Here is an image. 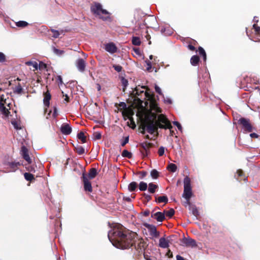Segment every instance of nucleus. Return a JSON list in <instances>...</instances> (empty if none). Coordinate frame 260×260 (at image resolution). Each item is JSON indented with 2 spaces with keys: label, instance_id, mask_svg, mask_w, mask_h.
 I'll return each mask as SVG.
<instances>
[{
  "label": "nucleus",
  "instance_id": "obj_1",
  "mask_svg": "<svg viewBox=\"0 0 260 260\" xmlns=\"http://www.w3.org/2000/svg\"><path fill=\"white\" fill-rule=\"evenodd\" d=\"M108 237L114 246L121 249L136 246L135 242L137 239L136 233L127 230L120 224L113 226L109 232Z\"/></svg>",
  "mask_w": 260,
  "mask_h": 260
},
{
  "label": "nucleus",
  "instance_id": "obj_2",
  "mask_svg": "<svg viewBox=\"0 0 260 260\" xmlns=\"http://www.w3.org/2000/svg\"><path fill=\"white\" fill-rule=\"evenodd\" d=\"M91 11L95 15L99 16V18L104 21H111L110 13L106 10L103 9L100 3H95L91 7Z\"/></svg>",
  "mask_w": 260,
  "mask_h": 260
},
{
  "label": "nucleus",
  "instance_id": "obj_3",
  "mask_svg": "<svg viewBox=\"0 0 260 260\" xmlns=\"http://www.w3.org/2000/svg\"><path fill=\"white\" fill-rule=\"evenodd\" d=\"M190 182V179L188 176H186L183 181L184 190L182 197L187 201L188 203H189V200H190L192 195Z\"/></svg>",
  "mask_w": 260,
  "mask_h": 260
},
{
  "label": "nucleus",
  "instance_id": "obj_4",
  "mask_svg": "<svg viewBox=\"0 0 260 260\" xmlns=\"http://www.w3.org/2000/svg\"><path fill=\"white\" fill-rule=\"evenodd\" d=\"M158 123L157 124V126L160 128H168L171 130L172 128V126L168 118L162 114L158 116Z\"/></svg>",
  "mask_w": 260,
  "mask_h": 260
},
{
  "label": "nucleus",
  "instance_id": "obj_5",
  "mask_svg": "<svg viewBox=\"0 0 260 260\" xmlns=\"http://www.w3.org/2000/svg\"><path fill=\"white\" fill-rule=\"evenodd\" d=\"M238 123L241 124L244 130L247 132H251L253 130V127L250 123L249 119L242 117L238 120Z\"/></svg>",
  "mask_w": 260,
  "mask_h": 260
},
{
  "label": "nucleus",
  "instance_id": "obj_6",
  "mask_svg": "<svg viewBox=\"0 0 260 260\" xmlns=\"http://www.w3.org/2000/svg\"><path fill=\"white\" fill-rule=\"evenodd\" d=\"M145 86H142L140 87H137L135 88L136 94L140 96L141 98L145 100L150 97V94L146 91H144Z\"/></svg>",
  "mask_w": 260,
  "mask_h": 260
},
{
  "label": "nucleus",
  "instance_id": "obj_7",
  "mask_svg": "<svg viewBox=\"0 0 260 260\" xmlns=\"http://www.w3.org/2000/svg\"><path fill=\"white\" fill-rule=\"evenodd\" d=\"M140 146L141 147L142 150H141V152L143 154L144 156H147L149 153V149L152 147V144L147 141H145L142 143H141L139 144Z\"/></svg>",
  "mask_w": 260,
  "mask_h": 260
},
{
  "label": "nucleus",
  "instance_id": "obj_8",
  "mask_svg": "<svg viewBox=\"0 0 260 260\" xmlns=\"http://www.w3.org/2000/svg\"><path fill=\"white\" fill-rule=\"evenodd\" d=\"M144 226L148 229L150 236L154 238L159 237V233L157 231L155 225L149 223H145Z\"/></svg>",
  "mask_w": 260,
  "mask_h": 260
},
{
  "label": "nucleus",
  "instance_id": "obj_9",
  "mask_svg": "<svg viewBox=\"0 0 260 260\" xmlns=\"http://www.w3.org/2000/svg\"><path fill=\"white\" fill-rule=\"evenodd\" d=\"M182 245L186 247L194 248L197 246L196 241L194 239H191L189 237L187 238L184 237L182 240Z\"/></svg>",
  "mask_w": 260,
  "mask_h": 260
},
{
  "label": "nucleus",
  "instance_id": "obj_10",
  "mask_svg": "<svg viewBox=\"0 0 260 260\" xmlns=\"http://www.w3.org/2000/svg\"><path fill=\"white\" fill-rule=\"evenodd\" d=\"M82 178L84 183V190L85 191L91 192L92 191L91 184L84 173H83Z\"/></svg>",
  "mask_w": 260,
  "mask_h": 260
},
{
  "label": "nucleus",
  "instance_id": "obj_11",
  "mask_svg": "<svg viewBox=\"0 0 260 260\" xmlns=\"http://www.w3.org/2000/svg\"><path fill=\"white\" fill-rule=\"evenodd\" d=\"M21 152L23 158L28 162V164H31V160L29 156L27 148L24 146H22Z\"/></svg>",
  "mask_w": 260,
  "mask_h": 260
},
{
  "label": "nucleus",
  "instance_id": "obj_12",
  "mask_svg": "<svg viewBox=\"0 0 260 260\" xmlns=\"http://www.w3.org/2000/svg\"><path fill=\"white\" fill-rule=\"evenodd\" d=\"M60 131L63 135H70L72 131V127L68 123H63L60 127Z\"/></svg>",
  "mask_w": 260,
  "mask_h": 260
},
{
  "label": "nucleus",
  "instance_id": "obj_13",
  "mask_svg": "<svg viewBox=\"0 0 260 260\" xmlns=\"http://www.w3.org/2000/svg\"><path fill=\"white\" fill-rule=\"evenodd\" d=\"M105 49L106 51L113 54L117 51V47L113 43H109L105 45Z\"/></svg>",
  "mask_w": 260,
  "mask_h": 260
},
{
  "label": "nucleus",
  "instance_id": "obj_14",
  "mask_svg": "<svg viewBox=\"0 0 260 260\" xmlns=\"http://www.w3.org/2000/svg\"><path fill=\"white\" fill-rule=\"evenodd\" d=\"M76 67L79 71L83 72L85 70V61L83 58H79L76 61Z\"/></svg>",
  "mask_w": 260,
  "mask_h": 260
},
{
  "label": "nucleus",
  "instance_id": "obj_15",
  "mask_svg": "<svg viewBox=\"0 0 260 260\" xmlns=\"http://www.w3.org/2000/svg\"><path fill=\"white\" fill-rule=\"evenodd\" d=\"M0 112L6 118L9 117L10 114L9 110L4 106L2 101H0Z\"/></svg>",
  "mask_w": 260,
  "mask_h": 260
},
{
  "label": "nucleus",
  "instance_id": "obj_16",
  "mask_svg": "<svg viewBox=\"0 0 260 260\" xmlns=\"http://www.w3.org/2000/svg\"><path fill=\"white\" fill-rule=\"evenodd\" d=\"M151 217L155 219L158 222H162L165 218V213L160 212L152 214Z\"/></svg>",
  "mask_w": 260,
  "mask_h": 260
},
{
  "label": "nucleus",
  "instance_id": "obj_17",
  "mask_svg": "<svg viewBox=\"0 0 260 260\" xmlns=\"http://www.w3.org/2000/svg\"><path fill=\"white\" fill-rule=\"evenodd\" d=\"M159 246L162 248H167L169 247V241L165 238L161 237L159 240Z\"/></svg>",
  "mask_w": 260,
  "mask_h": 260
},
{
  "label": "nucleus",
  "instance_id": "obj_18",
  "mask_svg": "<svg viewBox=\"0 0 260 260\" xmlns=\"http://www.w3.org/2000/svg\"><path fill=\"white\" fill-rule=\"evenodd\" d=\"M145 126L146 127L147 132L150 134H153L157 129V127H155L153 122H152L149 124L145 125Z\"/></svg>",
  "mask_w": 260,
  "mask_h": 260
},
{
  "label": "nucleus",
  "instance_id": "obj_19",
  "mask_svg": "<svg viewBox=\"0 0 260 260\" xmlns=\"http://www.w3.org/2000/svg\"><path fill=\"white\" fill-rule=\"evenodd\" d=\"M8 165H9L10 170L8 171L9 172H15L17 169L18 166H19L20 164L19 162H8Z\"/></svg>",
  "mask_w": 260,
  "mask_h": 260
},
{
  "label": "nucleus",
  "instance_id": "obj_20",
  "mask_svg": "<svg viewBox=\"0 0 260 260\" xmlns=\"http://www.w3.org/2000/svg\"><path fill=\"white\" fill-rule=\"evenodd\" d=\"M51 99V94L49 92L45 93V96L43 100L44 104L46 107H49L50 104V100Z\"/></svg>",
  "mask_w": 260,
  "mask_h": 260
},
{
  "label": "nucleus",
  "instance_id": "obj_21",
  "mask_svg": "<svg viewBox=\"0 0 260 260\" xmlns=\"http://www.w3.org/2000/svg\"><path fill=\"white\" fill-rule=\"evenodd\" d=\"M158 188V185L154 184L153 183H150L148 184V190L151 193H154L155 192L156 189Z\"/></svg>",
  "mask_w": 260,
  "mask_h": 260
},
{
  "label": "nucleus",
  "instance_id": "obj_22",
  "mask_svg": "<svg viewBox=\"0 0 260 260\" xmlns=\"http://www.w3.org/2000/svg\"><path fill=\"white\" fill-rule=\"evenodd\" d=\"M200 60L199 57L197 55H193L190 58V63L191 65L196 66L198 64Z\"/></svg>",
  "mask_w": 260,
  "mask_h": 260
},
{
  "label": "nucleus",
  "instance_id": "obj_23",
  "mask_svg": "<svg viewBox=\"0 0 260 260\" xmlns=\"http://www.w3.org/2000/svg\"><path fill=\"white\" fill-rule=\"evenodd\" d=\"M155 201L158 203H167L168 201V197L166 196H160L158 198L155 197Z\"/></svg>",
  "mask_w": 260,
  "mask_h": 260
},
{
  "label": "nucleus",
  "instance_id": "obj_24",
  "mask_svg": "<svg viewBox=\"0 0 260 260\" xmlns=\"http://www.w3.org/2000/svg\"><path fill=\"white\" fill-rule=\"evenodd\" d=\"M25 168L28 171L35 173L36 171L37 166L35 164L30 165V164H28V165L26 166Z\"/></svg>",
  "mask_w": 260,
  "mask_h": 260
},
{
  "label": "nucleus",
  "instance_id": "obj_25",
  "mask_svg": "<svg viewBox=\"0 0 260 260\" xmlns=\"http://www.w3.org/2000/svg\"><path fill=\"white\" fill-rule=\"evenodd\" d=\"M22 90V87L19 83L13 88L14 93L16 94H21Z\"/></svg>",
  "mask_w": 260,
  "mask_h": 260
},
{
  "label": "nucleus",
  "instance_id": "obj_26",
  "mask_svg": "<svg viewBox=\"0 0 260 260\" xmlns=\"http://www.w3.org/2000/svg\"><path fill=\"white\" fill-rule=\"evenodd\" d=\"M96 170L95 168H92L88 173V177L90 179H93L96 176Z\"/></svg>",
  "mask_w": 260,
  "mask_h": 260
},
{
  "label": "nucleus",
  "instance_id": "obj_27",
  "mask_svg": "<svg viewBox=\"0 0 260 260\" xmlns=\"http://www.w3.org/2000/svg\"><path fill=\"white\" fill-rule=\"evenodd\" d=\"M132 42L134 45L136 46L140 45L141 43L140 38L138 37H133Z\"/></svg>",
  "mask_w": 260,
  "mask_h": 260
},
{
  "label": "nucleus",
  "instance_id": "obj_28",
  "mask_svg": "<svg viewBox=\"0 0 260 260\" xmlns=\"http://www.w3.org/2000/svg\"><path fill=\"white\" fill-rule=\"evenodd\" d=\"M28 25V22L25 21H19L16 22V25L18 27L23 28L27 26Z\"/></svg>",
  "mask_w": 260,
  "mask_h": 260
},
{
  "label": "nucleus",
  "instance_id": "obj_29",
  "mask_svg": "<svg viewBox=\"0 0 260 260\" xmlns=\"http://www.w3.org/2000/svg\"><path fill=\"white\" fill-rule=\"evenodd\" d=\"M137 187V183L136 182L130 183L128 186V189L130 191H135Z\"/></svg>",
  "mask_w": 260,
  "mask_h": 260
},
{
  "label": "nucleus",
  "instance_id": "obj_30",
  "mask_svg": "<svg viewBox=\"0 0 260 260\" xmlns=\"http://www.w3.org/2000/svg\"><path fill=\"white\" fill-rule=\"evenodd\" d=\"M75 149H76V152L79 155H82V154H84L85 152V149L82 146L77 145L75 147Z\"/></svg>",
  "mask_w": 260,
  "mask_h": 260
},
{
  "label": "nucleus",
  "instance_id": "obj_31",
  "mask_svg": "<svg viewBox=\"0 0 260 260\" xmlns=\"http://www.w3.org/2000/svg\"><path fill=\"white\" fill-rule=\"evenodd\" d=\"M148 187L147 184L146 182L141 181L139 185V189L140 191H145L147 189Z\"/></svg>",
  "mask_w": 260,
  "mask_h": 260
},
{
  "label": "nucleus",
  "instance_id": "obj_32",
  "mask_svg": "<svg viewBox=\"0 0 260 260\" xmlns=\"http://www.w3.org/2000/svg\"><path fill=\"white\" fill-rule=\"evenodd\" d=\"M24 176L25 179L27 181H31L32 180L35 179L34 175L29 173H25L24 174Z\"/></svg>",
  "mask_w": 260,
  "mask_h": 260
},
{
  "label": "nucleus",
  "instance_id": "obj_33",
  "mask_svg": "<svg viewBox=\"0 0 260 260\" xmlns=\"http://www.w3.org/2000/svg\"><path fill=\"white\" fill-rule=\"evenodd\" d=\"M121 155L122 157H127L128 158H131L132 157V153L127 150H124L121 153Z\"/></svg>",
  "mask_w": 260,
  "mask_h": 260
},
{
  "label": "nucleus",
  "instance_id": "obj_34",
  "mask_svg": "<svg viewBox=\"0 0 260 260\" xmlns=\"http://www.w3.org/2000/svg\"><path fill=\"white\" fill-rule=\"evenodd\" d=\"M199 53L200 55L202 56L204 61L206 60V53L205 50L202 47H199L198 49Z\"/></svg>",
  "mask_w": 260,
  "mask_h": 260
},
{
  "label": "nucleus",
  "instance_id": "obj_35",
  "mask_svg": "<svg viewBox=\"0 0 260 260\" xmlns=\"http://www.w3.org/2000/svg\"><path fill=\"white\" fill-rule=\"evenodd\" d=\"M121 84L122 86L123 91H124L128 85V81L124 77L121 78Z\"/></svg>",
  "mask_w": 260,
  "mask_h": 260
},
{
  "label": "nucleus",
  "instance_id": "obj_36",
  "mask_svg": "<svg viewBox=\"0 0 260 260\" xmlns=\"http://www.w3.org/2000/svg\"><path fill=\"white\" fill-rule=\"evenodd\" d=\"M150 176L153 179H157L159 176V173L156 170L153 169L150 172Z\"/></svg>",
  "mask_w": 260,
  "mask_h": 260
},
{
  "label": "nucleus",
  "instance_id": "obj_37",
  "mask_svg": "<svg viewBox=\"0 0 260 260\" xmlns=\"http://www.w3.org/2000/svg\"><path fill=\"white\" fill-rule=\"evenodd\" d=\"M77 137L79 139L81 140V141L83 143L86 142V137L85 136V135L83 132H80L78 134Z\"/></svg>",
  "mask_w": 260,
  "mask_h": 260
},
{
  "label": "nucleus",
  "instance_id": "obj_38",
  "mask_svg": "<svg viewBox=\"0 0 260 260\" xmlns=\"http://www.w3.org/2000/svg\"><path fill=\"white\" fill-rule=\"evenodd\" d=\"M26 64L32 66L36 70H38L39 68L38 64L36 61H29L26 62Z\"/></svg>",
  "mask_w": 260,
  "mask_h": 260
},
{
  "label": "nucleus",
  "instance_id": "obj_39",
  "mask_svg": "<svg viewBox=\"0 0 260 260\" xmlns=\"http://www.w3.org/2000/svg\"><path fill=\"white\" fill-rule=\"evenodd\" d=\"M168 169L172 172H175L177 170V166L173 163L170 164L168 167Z\"/></svg>",
  "mask_w": 260,
  "mask_h": 260
},
{
  "label": "nucleus",
  "instance_id": "obj_40",
  "mask_svg": "<svg viewBox=\"0 0 260 260\" xmlns=\"http://www.w3.org/2000/svg\"><path fill=\"white\" fill-rule=\"evenodd\" d=\"M164 212H165L164 213L166 214L167 216H168L170 218H171L174 215V214L175 213V210L173 208H172L168 211H164Z\"/></svg>",
  "mask_w": 260,
  "mask_h": 260
},
{
  "label": "nucleus",
  "instance_id": "obj_41",
  "mask_svg": "<svg viewBox=\"0 0 260 260\" xmlns=\"http://www.w3.org/2000/svg\"><path fill=\"white\" fill-rule=\"evenodd\" d=\"M53 51L54 54L58 56H61L64 53V51L58 49L55 47L53 48Z\"/></svg>",
  "mask_w": 260,
  "mask_h": 260
},
{
  "label": "nucleus",
  "instance_id": "obj_42",
  "mask_svg": "<svg viewBox=\"0 0 260 260\" xmlns=\"http://www.w3.org/2000/svg\"><path fill=\"white\" fill-rule=\"evenodd\" d=\"M6 61L7 59L6 55L4 53L0 52V63H4L6 62Z\"/></svg>",
  "mask_w": 260,
  "mask_h": 260
},
{
  "label": "nucleus",
  "instance_id": "obj_43",
  "mask_svg": "<svg viewBox=\"0 0 260 260\" xmlns=\"http://www.w3.org/2000/svg\"><path fill=\"white\" fill-rule=\"evenodd\" d=\"M192 214L195 216L197 217L199 215V211L197 208L195 206H193L190 209Z\"/></svg>",
  "mask_w": 260,
  "mask_h": 260
},
{
  "label": "nucleus",
  "instance_id": "obj_44",
  "mask_svg": "<svg viewBox=\"0 0 260 260\" xmlns=\"http://www.w3.org/2000/svg\"><path fill=\"white\" fill-rule=\"evenodd\" d=\"M160 32L162 34L165 35H170L171 34L172 31L170 30H166V28L165 27H162L161 28Z\"/></svg>",
  "mask_w": 260,
  "mask_h": 260
},
{
  "label": "nucleus",
  "instance_id": "obj_45",
  "mask_svg": "<svg viewBox=\"0 0 260 260\" xmlns=\"http://www.w3.org/2000/svg\"><path fill=\"white\" fill-rule=\"evenodd\" d=\"M51 31L53 33L52 37L55 39L59 37V32L58 30H55L54 29H51Z\"/></svg>",
  "mask_w": 260,
  "mask_h": 260
},
{
  "label": "nucleus",
  "instance_id": "obj_46",
  "mask_svg": "<svg viewBox=\"0 0 260 260\" xmlns=\"http://www.w3.org/2000/svg\"><path fill=\"white\" fill-rule=\"evenodd\" d=\"M11 124L13 125V126L16 129H21V127L19 126V125L17 123V122L16 121H15V120L11 121Z\"/></svg>",
  "mask_w": 260,
  "mask_h": 260
},
{
  "label": "nucleus",
  "instance_id": "obj_47",
  "mask_svg": "<svg viewBox=\"0 0 260 260\" xmlns=\"http://www.w3.org/2000/svg\"><path fill=\"white\" fill-rule=\"evenodd\" d=\"M113 68L117 72H120L122 71V67L120 65L113 64Z\"/></svg>",
  "mask_w": 260,
  "mask_h": 260
},
{
  "label": "nucleus",
  "instance_id": "obj_48",
  "mask_svg": "<svg viewBox=\"0 0 260 260\" xmlns=\"http://www.w3.org/2000/svg\"><path fill=\"white\" fill-rule=\"evenodd\" d=\"M129 120H130V122H131V125H129L131 126V127L132 128V129H135L136 127V125L135 124V122L134 120V119L132 117H129Z\"/></svg>",
  "mask_w": 260,
  "mask_h": 260
},
{
  "label": "nucleus",
  "instance_id": "obj_49",
  "mask_svg": "<svg viewBox=\"0 0 260 260\" xmlns=\"http://www.w3.org/2000/svg\"><path fill=\"white\" fill-rule=\"evenodd\" d=\"M165 153V147L161 146L159 148L158 150V153L159 156H162Z\"/></svg>",
  "mask_w": 260,
  "mask_h": 260
},
{
  "label": "nucleus",
  "instance_id": "obj_50",
  "mask_svg": "<svg viewBox=\"0 0 260 260\" xmlns=\"http://www.w3.org/2000/svg\"><path fill=\"white\" fill-rule=\"evenodd\" d=\"M173 123L177 127L179 131L182 132V126L179 122L174 121L173 122Z\"/></svg>",
  "mask_w": 260,
  "mask_h": 260
},
{
  "label": "nucleus",
  "instance_id": "obj_51",
  "mask_svg": "<svg viewBox=\"0 0 260 260\" xmlns=\"http://www.w3.org/2000/svg\"><path fill=\"white\" fill-rule=\"evenodd\" d=\"M101 134L100 133H95L93 134V139L94 140H99L101 138Z\"/></svg>",
  "mask_w": 260,
  "mask_h": 260
},
{
  "label": "nucleus",
  "instance_id": "obj_52",
  "mask_svg": "<svg viewBox=\"0 0 260 260\" xmlns=\"http://www.w3.org/2000/svg\"><path fill=\"white\" fill-rule=\"evenodd\" d=\"M253 28L254 29L255 32L260 36V27L256 25V24L253 25Z\"/></svg>",
  "mask_w": 260,
  "mask_h": 260
},
{
  "label": "nucleus",
  "instance_id": "obj_53",
  "mask_svg": "<svg viewBox=\"0 0 260 260\" xmlns=\"http://www.w3.org/2000/svg\"><path fill=\"white\" fill-rule=\"evenodd\" d=\"M155 91L158 93L159 95H163L162 93L161 92V89L159 86H158L157 85H155Z\"/></svg>",
  "mask_w": 260,
  "mask_h": 260
},
{
  "label": "nucleus",
  "instance_id": "obj_54",
  "mask_svg": "<svg viewBox=\"0 0 260 260\" xmlns=\"http://www.w3.org/2000/svg\"><path fill=\"white\" fill-rule=\"evenodd\" d=\"M129 141V137L127 136L125 138L124 140L121 143V145L122 146H124L128 143Z\"/></svg>",
  "mask_w": 260,
  "mask_h": 260
},
{
  "label": "nucleus",
  "instance_id": "obj_55",
  "mask_svg": "<svg viewBox=\"0 0 260 260\" xmlns=\"http://www.w3.org/2000/svg\"><path fill=\"white\" fill-rule=\"evenodd\" d=\"M57 81L58 82V85L60 86L62 84V79L61 76L59 75L57 76L56 78Z\"/></svg>",
  "mask_w": 260,
  "mask_h": 260
},
{
  "label": "nucleus",
  "instance_id": "obj_56",
  "mask_svg": "<svg viewBox=\"0 0 260 260\" xmlns=\"http://www.w3.org/2000/svg\"><path fill=\"white\" fill-rule=\"evenodd\" d=\"M140 178L141 179H143L146 176L147 173L146 171H142V172H140Z\"/></svg>",
  "mask_w": 260,
  "mask_h": 260
},
{
  "label": "nucleus",
  "instance_id": "obj_57",
  "mask_svg": "<svg viewBox=\"0 0 260 260\" xmlns=\"http://www.w3.org/2000/svg\"><path fill=\"white\" fill-rule=\"evenodd\" d=\"M145 62L147 66V70H149L150 69H151L152 68L151 62L149 60H146Z\"/></svg>",
  "mask_w": 260,
  "mask_h": 260
},
{
  "label": "nucleus",
  "instance_id": "obj_58",
  "mask_svg": "<svg viewBox=\"0 0 260 260\" xmlns=\"http://www.w3.org/2000/svg\"><path fill=\"white\" fill-rule=\"evenodd\" d=\"M164 102L168 104H171L172 103L171 99L168 97H166V98H164Z\"/></svg>",
  "mask_w": 260,
  "mask_h": 260
},
{
  "label": "nucleus",
  "instance_id": "obj_59",
  "mask_svg": "<svg viewBox=\"0 0 260 260\" xmlns=\"http://www.w3.org/2000/svg\"><path fill=\"white\" fill-rule=\"evenodd\" d=\"M143 196L145 197L146 200L147 201V202H149L151 200V196L149 195V194H147L145 193H144L143 194Z\"/></svg>",
  "mask_w": 260,
  "mask_h": 260
},
{
  "label": "nucleus",
  "instance_id": "obj_60",
  "mask_svg": "<svg viewBox=\"0 0 260 260\" xmlns=\"http://www.w3.org/2000/svg\"><path fill=\"white\" fill-rule=\"evenodd\" d=\"M250 136L251 138H258L259 137L258 135L254 133H251Z\"/></svg>",
  "mask_w": 260,
  "mask_h": 260
},
{
  "label": "nucleus",
  "instance_id": "obj_61",
  "mask_svg": "<svg viewBox=\"0 0 260 260\" xmlns=\"http://www.w3.org/2000/svg\"><path fill=\"white\" fill-rule=\"evenodd\" d=\"M237 174L238 177H241L243 176V171L241 170H238L237 171Z\"/></svg>",
  "mask_w": 260,
  "mask_h": 260
},
{
  "label": "nucleus",
  "instance_id": "obj_62",
  "mask_svg": "<svg viewBox=\"0 0 260 260\" xmlns=\"http://www.w3.org/2000/svg\"><path fill=\"white\" fill-rule=\"evenodd\" d=\"M134 51L136 54L138 55L140 54V51L138 48H134Z\"/></svg>",
  "mask_w": 260,
  "mask_h": 260
},
{
  "label": "nucleus",
  "instance_id": "obj_63",
  "mask_svg": "<svg viewBox=\"0 0 260 260\" xmlns=\"http://www.w3.org/2000/svg\"><path fill=\"white\" fill-rule=\"evenodd\" d=\"M120 106L122 107L123 108H125L126 107V104L124 102H121L120 103Z\"/></svg>",
  "mask_w": 260,
  "mask_h": 260
},
{
  "label": "nucleus",
  "instance_id": "obj_64",
  "mask_svg": "<svg viewBox=\"0 0 260 260\" xmlns=\"http://www.w3.org/2000/svg\"><path fill=\"white\" fill-rule=\"evenodd\" d=\"M149 211L148 210L145 211L143 213V215L145 216H148L149 215Z\"/></svg>",
  "mask_w": 260,
  "mask_h": 260
}]
</instances>
